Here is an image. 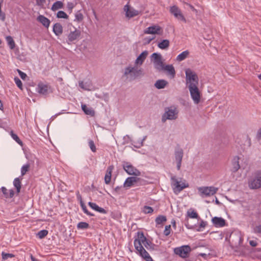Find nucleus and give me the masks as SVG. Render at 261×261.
<instances>
[{
	"label": "nucleus",
	"mask_w": 261,
	"mask_h": 261,
	"mask_svg": "<svg viewBox=\"0 0 261 261\" xmlns=\"http://www.w3.org/2000/svg\"><path fill=\"white\" fill-rule=\"evenodd\" d=\"M77 198H78V199H79L80 200V205H81L82 210L83 211L84 213H85L86 214H87L88 216H94V215L93 214L91 213L90 212H89L88 211L87 207L85 205V204H84V203L83 202V201L82 200V197L81 196V195L80 194L77 195Z\"/></svg>",
	"instance_id": "obj_29"
},
{
	"label": "nucleus",
	"mask_w": 261,
	"mask_h": 261,
	"mask_svg": "<svg viewBox=\"0 0 261 261\" xmlns=\"http://www.w3.org/2000/svg\"><path fill=\"white\" fill-rule=\"evenodd\" d=\"M37 20L47 29L49 27L50 23L49 19L43 15H39L37 18Z\"/></svg>",
	"instance_id": "obj_23"
},
{
	"label": "nucleus",
	"mask_w": 261,
	"mask_h": 261,
	"mask_svg": "<svg viewBox=\"0 0 261 261\" xmlns=\"http://www.w3.org/2000/svg\"><path fill=\"white\" fill-rule=\"evenodd\" d=\"M167 221L166 217L164 215L158 216L155 220L156 225H162Z\"/></svg>",
	"instance_id": "obj_34"
},
{
	"label": "nucleus",
	"mask_w": 261,
	"mask_h": 261,
	"mask_svg": "<svg viewBox=\"0 0 261 261\" xmlns=\"http://www.w3.org/2000/svg\"><path fill=\"white\" fill-rule=\"evenodd\" d=\"M234 235H236L239 239V243H240L241 241V235L240 234H232L231 235V237H233Z\"/></svg>",
	"instance_id": "obj_59"
},
{
	"label": "nucleus",
	"mask_w": 261,
	"mask_h": 261,
	"mask_svg": "<svg viewBox=\"0 0 261 261\" xmlns=\"http://www.w3.org/2000/svg\"><path fill=\"white\" fill-rule=\"evenodd\" d=\"M36 5L41 8H45L46 5V0H36Z\"/></svg>",
	"instance_id": "obj_44"
},
{
	"label": "nucleus",
	"mask_w": 261,
	"mask_h": 261,
	"mask_svg": "<svg viewBox=\"0 0 261 261\" xmlns=\"http://www.w3.org/2000/svg\"><path fill=\"white\" fill-rule=\"evenodd\" d=\"M144 140H145V138H144L141 142L138 143V145H134V146L137 148H140V147H141L143 145V142Z\"/></svg>",
	"instance_id": "obj_58"
},
{
	"label": "nucleus",
	"mask_w": 261,
	"mask_h": 261,
	"mask_svg": "<svg viewBox=\"0 0 261 261\" xmlns=\"http://www.w3.org/2000/svg\"><path fill=\"white\" fill-rule=\"evenodd\" d=\"M82 109L84 112L88 115L91 116H94L95 115V112L92 108L88 107L86 105L82 104L81 106Z\"/></svg>",
	"instance_id": "obj_27"
},
{
	"label": "nucleus",
	"mask_w": 261,
	"mask_h": 261,
	"mask_svg": "<svg viewBox=\"0 0 261 261\" xmlns=\"http://www.w3.org/2000/svg\"><path fill=\"white\" fill-rule=\"evenodd\" d=\"M154 39V37H147L144 38V41L145 44H149Z\"/></svg>",
	"instance_id": "obj_54"
},
{
	"label": "nucleus",
	"mask_w": 261,
	"mask_h": 261,
	"mask_svg": "<svg viewBox=\"0 0 261 261\" xmlns=\"http://www.w3.org/2000/svg\"><path fill=\"white\" fill-rule=\"evenodd\" d=\"M184 155V151L181 148H177L175 149L174 151L175 161L177 164V169H180L181 162Z\"/></svg>",
	"instance_id": "obj_16"
},
{
	"label": "nucleus",
	"mask_w": 261,
	"mask_h": 261,
	"mask_svg": "<svg viewBox=\"0 0 261 261\" xmlns=\"http://www.w3.org/2000/svg\"><path fill=\"white\" fill-rule=\"evenodd\" d=\"M57 17L59 18L67 19L68 18L67 14L63 11H59L57 14Z\"/></svg>",
	"instance_id": "obj_45"
},
{
	"label": "nucleus",
	"mask_w": 261,
	"mask_h": 261,
	"mask_svg": "<svg viewBox=\"0 0 261 261\" xmlns=\"http://www.w3.org/2000/svg\"><path fill=\"white\" fill-rule=\"evenodd\" d=\"M258 78L261 80V73L258 75Z\"/></svg>",
	"instance_id": "obj_64"
},
{
	"label": "nucleus",
	"mask_w": 261,
	"mask_h": 261,
	"mask_svg": "<svg viewBox=\"0 0 261 261\" xmlns=\"http://www.w3.org/2000/svg\"><path fill=\"white\" fill-rule=\"evenodd\" d=\"M89 227V224L85 222H80L77 225V229H87Z\"/></svg>",
	"instance_id": "obj_40"
},
{
	"label": "nucleus",
	"mask_w": 261,
	"mask_h": 261,
	"mask_svg": "<svg viewBox=\"0 0 261 261\" xmlns=\"http://www.w3.org/2000/svg\"><path fill=\"white\" fill-rule=\"evenodd\" d=\"M200 195L203 197H208L214 195L218 190V188L213 186L201 187L198 188Z\"/></svg>",
	"instance_id": "obj_7"
},
{
	"label": "nucleus",
	"mask_w": 261,
	"mask_h": 261,
	"mask_svg": "<svg viewBox=\"0 0 261 261\" xmlns=\"http://www.w3.org/2000/svg\"><path fill=\"white\" fill-rule=\"evenodd\" d=\"M136 253L146 261H153L152 257L144 248L143 245L148 249L154 250L156 245L147 240L143 232H138L134 242Z\"/></svg>",
	"instance_id": "obj_1"
},
{
	"label": "nucleus",
	"mask_w": 261,
	"mask_h": 261,
	"mask_svg": "<svg viewBox=\"0 0 261 261\" xmlns=\"http://www.w3.org/2000/svg\"><path fill=\"white\" fill-rule=\"evenodd\" d=\"M114 192H115L117 194H121L122 193V187L117 186L114 189Z\"/></svg>",
	"instance_id": "obj_52"
},
{
	"label": "nucleus",
	"mask_w": 261,
	"mask_h": 261,
	"mask_svg": "<svg viewBox=\"0 0 261 261\" xmlns=\"http://www.w3.org/2000/svg\"><path fill=\"white\" fill-rule=\"evenodd\" d=\"M123 168L129 175H133L135 176H140L141 175V172L129 163L124 164Z\"/></svg>",
	"instance_id": "obj_15"
},
{
	"label": "nucleus",
	"mask_w": 261,
	"mask_h": 261,
	"mask_svg": "<svg viewBox=\"0 0 261 261\" xmlns=\"http://www.w3.org/2000/svg\"><path fill=\"white\" fill-rule=\"evenodd\" d=\"M256 230L259 232V233H261V226H259L258 227H256Z\"/></svg>",
	"instance_id": "obj_61"
},
{
	"label": "nucleus",
	"mask_w": 261,
	"mask_h": 261,
	"mask_svg": "<svg viewBox=\"0 0 261 261\" xmlns=\"http://www.w3.org/2000/svg\"><path fill=\"white\" fill-rule=\"evenodd\" d=\"M186 85L188 88L198 86L199 79L196 73L190 68L185 69Z\"/></svg>",
	"instance_id": "obj_3"
},
{
	"label": "nucleus",
	"mask_w": 261,
	"mask_h": 261,
	"mask_svg": "<svg viewBox=\"0 0 261 261\" xmlns=\"http://www.w3.org/2000/svg\"><path fill=\"white\" fill-rule=\"evenodd\" d=\"M162 32V28L159 25H152L144 30V33L145 34L161 35Z\"/></svg>",
	"instance_id": "obj_14"
},
{
	"label": "nucleus",
	"mask_w": 261,
	"mask_h": 261,
	"mask_svg": "<svg viewBox=\"0 0 261 261\" xmlns=\"http://www.w3.org/2000/svg\"><path fill=\"white\" fill-rule=\"evenodd\" d=\"M141 180V178L139 177L134 176L128 177L125 179L123 184V187L126 188H129L134 186L135 184L140 182Z\"/></svg>",
	"instance_id": "obj_18"
},
{
	"label": "nucleus",
	"mask_w": 261,
	"mask_h": 261,
	"mask_svg": "<svg viewBox=\"0 0 261 261\" xmlns=\"http://www.w3.org/2000/svg\"><path fill=\"white\" fill-rule=\"evenodd\" d=\"M166 71L170 78L173 79L175 76V70L172 65H166L163 67V70Z\"/></svg>",
	"instance_id": "obj_20"
},
{
	"label": "nucleus",
	"mask_w": 261,
	"mask_h": 261,
	"mask_svg": "<svg viewBox=\"0 0 261 261\" xmlns=\"http://www.w3.org/2000/svg\"><path fill=\"white\" fill-rule=\"evenodd\" d=\"M248 187L250 189L261 188V170L256 171L248 180Z\"/></svg>",
	"instance_id": "obj_5"
},
{
	"label": "nucleus",
	"mask_w": 261,
	"mask_h": 261,
	"mask_svg": "<svg viewBox=\"0 0 261 261\" xmlns=\"http://www.w3.org/2000/svg\"><path fill=\"white\" fill-rule=\"evenodd\" d=\"M114 169V167L113 165H110L107 168L105 176V182L107 185L109 184L111 181L112 173Z\"/></svg>",
	"instance_id": "obj_22"
},
{
	"label": "nucleus",
	"mask_w": 261,
	"mask_h": 261,
	"mask_svg": "<svg viewBox=\"0 0 261 261\" xmlns=\"http://www.w3.org/2000/svg\"><path fill=\"white\" fill-rule=\"evenodd\" d=\"M79 86L83 89L85 90H90L91 85L89 83H84L83 81L79 82Z\"/></svg>",
	"instance_id": "obj_37"
},
{
	"label": "nucleus",
	"mask_w": 261,
	"mask_h": 261,
	"mask_svg": "<svg viewBox=\"0 0 261 261\" xmlns=\"http://www.w3.org/2000/svg\"><path fill=\"white\" fill-rule=\"evenodd\" d=\"M10 134L11 136V137L19 145H22V141L19 139V137L17 136V135L13 133V131H11L10 133Z\"/></svg>",
	"instance_id": "obj_41"
},
{
	"label": "nucleus",
	"mask_w": 261,
	"mask_h": 261,
	"mask_svg": "<svg viewBox=\"0 0 261 261\" xmlns=\"http://www.w3.org/2000/svg\"><path fill=\"white\" fill-rule=\"evenodd\" d=\"M83 15L80 11H78L75 13L74 19L75 21L81 22L83 20Z\"/></svg>",
	"instance_id": "obj_39"
},
{
	"label": "nucleus",
	"mask_w": 261,
	"mask_h": 261,
	"mask_svg": "<svg viewBox=\"0 0 261 261\" xmlns=\"http://www.w3.org/2000/svg\"><path fill=\"white\" fill-rule=\"evenodd\" d=\"M206 224H207L206 222L201 220L199 224V227L200 228H204L206 226Z\"/></svg>",
	"instance_id": "obj_56"
},
{
	"label": "nucleus",
	"mask_w": 261,
	"mask_h": 261,
	"mask_svg": "<svg viewBox=\"0 0 261 261\" xmlns=\"http://www.w3.org/2000/svg\"><path fill=\"white\" fill-rule=\"evenodd\" d=\"M6 40L10 49H14L15 46V43L13 38L10 36H8L6 37Z\"/></svg>",
	"instance_id": "obj_35"
},
{
	"label": "nucleus",
	"mask_w": 261,
	"mask_h": 261,
	"mask_svg": "<svg viewBox=\"0 0 261 261\" xmlns=\"http://www.w3.org/2000/svg\"><path fill=\"white\" fill-rule=\"evenodd\" d=\"M170 12L177 19L186 22V19L181 13L180 9L176 6H173L170 8Z\"/></svg>",
	"instance_id": "obj_13"
},
{
	"label": "nucleus",
	"mask_w": 261,
	"mask_h": 261,
	"mask_svg": "<svg viewBox=\"0 0 261 261\" xmlns=\"http://www.w3.org/2000/svg\"><path fill=\"white\" fill-rule=\"evenodd\" d=\"M13 185L16 189L17 193H19L21 187L20 179L19 177L15 178L13 181Z\"/></svg>",
	"instance_id": "obj_36"
},
{
	"label": "nucleus",
	"mask_w": 261,
	"mask_h": 261,
	"mask_svg": "<svg viewBox=\"0 0 261 261\" xmlns=\"http://www.w3.org/2000/svg\"><path fill=\"white\" fill-rule=\"evenodd\" d=\"M6 19V15L5 13L3 12L1 10H0V20L2 21H4Z\"/></svg>",
	"instance_id": "obj_55"
},
{
	"label": "nucleus",
	"mask_w": 261,
	"mask_h": 261,
	"mask_svg": "<svg viewBox=\"0 0 261 261\" xmlns=\"http://www.w3.org/2000/svg\"><path fill=\"white\" fill-rule=\"evenodd\" d=\"M36 91L40 94L46 95L52 92V89L48 84L41 82L37 85Z\"/></svg>",
	"instance_id": "obj_12"
},
{
	"label": "nucleus",
	"mask_w": 261,
	"mask_h": 261,
	"mask_svg": "<svg viewBox=\"0 0 261 261\" xmlns=\"http://www.w3.org/2000/svg\"><path fill=\"white\" fill-rule=\"evenodd\" d=\"M171 232V225H166L165 228V230L164 231V234L166 236H168L170 234Z\"/></svg>",
	"instance_id": "obj_49"
},
{
	"label": "nucleus",
	"mask_w": 261,
	"mask_h": 261,
	"mask_svg": "<svg viewBox=\"0 0 261 261\" xmlns=\"http://www.w3.org/2000/svg\"><path fill=\"white\" fill-rule=\"evenodd\" d=\"M153 208L149 206H144L142 210V212L144 214H151L153 212Z\"/></svg>",
	"instance_id": "obj_46"
},
{
	"label": "nucleus",
	"mask_w": 261,
	"mask_h": 261,
	"mask_svg": "<svg viewBox=\"0 0 261 261\" xmlns=\"http://www.w3.org/2000/svg\"><path fill=\"white\" fill-rule=\"evenodd\" d=\"M1 190L6 198H12L14 196V192L13 190L8 191V190L4 187H2Z\"/></svg>",
	"instance_id": "obj_30"
},
{
	"label": "nucleus",
	"mask_w": 261,
	"mask_h": 261,
	"mask_svg": "<svg viewBox=\"0 0 261 261\" xmlns=\"http://www.w3.org/2000/svg\"><path fill=\"white\" fill-rule=\"evenodd\" d=\"M3 108V105L2 101L0 100V110H2Z\"/></svg>",
	"instance_id": "obj_62"
},
{
	"label": "nucleus",
	"mask_w": 261,
	"mask_h": 261,
	"mask_svg": "<svg viewBox=\"0 0 261 261\" xmlns=\"http://www.w3.org/2000/svg\"><path fill=\"white\" fill-rule=\"evenodd\" d=\"M178 110L175 106H171L167 108L163 116L162 120L165 121L167 119L175 120L178 117Z\"/></svg>",
	"instance_id": "obj_6"
},
{
	"label": "nucleus",
	"mask_w": 261,
	"mask_h": 261,
	"mask_svg": "<svg viewBox=\"0 0 261 261\" xmlns=\"http://www.w3.org/2000/svg\"><path fill=\"white\" fill-rule=\"evenodd\" d=\"M48 233V230L46 229H43L39 231L37 233H36V237L39 239H42L46 237Z\"/></svg>",
	"instance_id": "obj_38"
},
{
	"label": "nucleus",
	"mask_w": 261,
	"mask_h": 261,
	"mask_svg": "<svg viewBox=\"0 0 261 261\" xmlns=\"http://www.w3.org/2000/svg\"><path fill=\"white\" fill-rule=\"evenodd\" d=\"M191 97L194 103L196 105L198 104L201 99V94L198 88V86L188 88Z\"/></svg>",
	"instance_id": "obj_9"
},
{
	"label": "nucleus",
	"mask_w": 261,
	"mask_h": 261,
	"mask_svg": "<svg viewBox=\"0 0 261 261\" xmlns=\"http://www.w3.org/2000/svg\"><path fill=\"white\" fill-rule=\"evenodd\" d=\"M14 82L17 86L21 90H23L22 82L18 77H15L14 79Z\"/></svg>",
	"instance_id": "obj_47"
},
{
	"label": "nucleus",
	"mask_w": 261,
	"mask_h": 261,
	"mask_svg": "<svg viewBox=\"0 0 261 261\" xmlns=\"http://www.w3.org/2000/svg\"><path fill=\"white\" fill-rule=\"evenodd\" d=\"M2 259L4 260L8 259L9 258H12L14 257V255L12 253H6L5 252H2Z\"/></svg>",
	"instance_id": "obj_42"
},
{
	"label": "nucleus",
	"mask_w": 261,
	"mask_h": 261,
	"mask_svg": "<svg viewBox=\"0 0 261 261\" xmlns=\"http://www.w3.org/2000/svg\"><path fill=\"white\" fill-rule=\"evenodd\" d=\"M212 221L215 226L217 227H221L225 225V220L221 217H215Z\"/></svg>",
	"instance_id": "obj_21"
},
{
	"label": "nucleus",
	"mask_w": 261,
	"mask_h": 261,
	"mask_svg": "<svg viewBox=\"0 0 261 261\" xmlns=\"http://www.w3.org/2000/svg\"><path fill=\"white\" fill-rule=\"evenodd\" d=\"M63 6V3L61 1H57L53 4L51 9L53 11H56L58 9H62Z\"/></svg>",
	"instance_id": "obj_33"
},
{
	"label": "nucleus",
	"mask_w": 261,
	"mask_h": 261,
	"mask_svg": "<svg viewBox=\"0 0 261 261\" xmlns=\"http://www.w3.org/2000/svg\"><path fill=\"white\" fill-rule=\"evenodd\" d=\"M70 32L67 36V42L68 44L74 43L81 35V31L74 27L70 28Z\"/></svg>",
	"instance_id": "obj_11"
},
{
	"label": "nucleus",
	"mask_w": 261,
	"mask_h": 261,
	"mask_svg": "<svg viewBox=\"0 0 261 261\" xmlns=\"http://www.w3.org/2000/svg\"><path fill=\"white\" fill-rule=\"evenodd\" d=\"M249 243L252 246L254 247L256 246V243L254 242L253 241H250Z\"/></svg>",
	"instance_id": "obj_60"
},
{
	"label": "nucleus",
	"mask_w": 261,
	"mask_h": 261,
	"mask_svg": "<svg viewBox=\"0 0 261 261\" xmlns=\"http://www.w3.org/2000/svg\"><path fill=\"white\" fill-rule=\"evenodd\" d=\"M53 32L56 36H59L63 33V27L59 23H55L53 26Z\"/></svg>",
	"instance_id": "obj_26"
},
{
	"label": "nucleus",
	"mask_w": 261,
	"mask_h": 261,
	"mask_svg": "<svg viewBox=\"0 0 261 261\" xmlns=\"http://www.w3.org/2000/svg\"><path fill=\"white\" fill-rule=\"evenodd\" d=\"M187 215L190 218H193V219H197L199 217L198 214L194 210H193L192 211H188Z\"/></svg>",
	"instance_id": "obj_43"
},
{
	"label": "nucleus",
	"mask_w": 261,
	"mask_h": 261,
	"mask_svg": "<svg viewBox=\"0 0 261 261\" xmlns=\"http://www.w3.org/2000/svg\"><path fill=\"white\" fill-rule=\"evenodd\" d=\"M17 71L22 80H25V79L27 77V75L19 69H17Z\"/></svg>",
	"instance_id": "obj_51"
},
{
	"label": "nucleus",
	"mask_w": 261,
	"mask_h": 261,
	"mask_svg": "<svg viewBox=\"0 0 261 261\" xmlns=\"http://www.w3.org/2000/svg\"><path fill=\"white\" fill-rule=\"evenodd\" d=\"M124 11L125 12L126 17L130 18L138 15L140 12L134 8L130 7L129 5H126L124 7Z\"/></svg>",
	"instance_id": "obj_17"
},
{
	"label": "nucleus",
	"mask_w": 261,
	"mask_h": 261,
	"mask_svg": "<svg viewBox=\"0 0 261 261\" xmlns=\"http://www.w3.org/2000/svg\"><path fill=\"white\" fill-rule=\"evenodd\" d=\"M29 167V165H24L22 167L21 169V176H23L25 174L27 171L28 170Z\"/></svg>",
	"instance_id": "obj_50"
},
{
	"label": "nucleus",
	"mask_w": 261,
	"mask_h": 261,
	"mask_svg": "<svg viewBox=\"0 0 261 261\" xmlns=\"http://www.w3.org/2000/svg\"><path fill=\"white\" fill-rule=\"evenodd\" d=\"M171 187L175 194H178L184 189L189 187V184L185 180H179L175 176H172L171 178Z\"/></svg>",
	"instance_id": "obj_4"
},
{
	"label": "nucleus",
	"mask_w": 261,
	"mask_h": 261,
	"mask_svg": "<svg viewBox=\"0 0 261 261\" xmlns=\"http://www.w3.org/2000/svg\"><path fill=\"white\" fill-rule=\"evenodd\" d=\"M75 4L72 2H68L67 4V7L68 10H72V9L75 7Z\"/></svg>",
	"instance_id": "obj_53"
},
{
	"label": "nucleus",
	"mask_w": 261,
	"mask_h": 261,
	"mask_svg": "<svg viewBox=\"0 0 261 261\" xmlns=\"http://www.w3.org/2000/svg\"><path fill=\"white\" fill-rule=\"evenodd\" d=\"M148 53L147 50L143 51L136 59L135 65L138 67H140L146 59Z\"/></svg>",
	"instance_id": "obj_19"
},
{
	"label": "nucleus",
	"mask_w": 261,
	"mask_h": 261,
	"mask_svg": "<svg viewBox=\"0 0 261 261\" xmlns=\"http://www.w3.org/2000/svg\"><path fill=\"white\" fill-rule=\"evenodd\" d=\"M151 57L154 68L158 71H162L165 65L162 60V55L160 54L154 53L152 54Z\"/></svg>",
	"instance_id": "obj_8"
},
{
	"label": "nucleus",
	"mask_w": 261,
	"mask_h": 261,
	"mask_svg": "<svg viewBox=\"0 0 261 261\" xmlns=\"http://www.w3.org/2000/svg\"><path fill=\"white\" fill-rule=\"evenodd\" d=\"M191 251V247L189 245H184L179 247H176L174 249V253L182 258L187 257Z\"/></svg>",
	"instance_id": "obj_10"
},
{
	"label": "nucleus",
	"mask_w": 261,
	"mask_h": 261,
	"mask_svg": "<svg viewBox=\"0 0 261 261\" xmlns=\"http://www.w3.org/2000/svg\"><path fill=\"white\" fill-rule=\"evenodd\" d=\"M169 41L167 39H164L162 40L161 42H159L158 44V46L159 48L162 49H167L169 46Z\"/></svg>",
	"instance_id": "obj_31"
},
{
	"label": "nucleus",
	"mask_w": 261,
	"mask_h": 261,
	"mask_svg": "<svg viewBox=\"0 0 261 261\" xmlns=\"http://www.w3.org/2000/svg\"><path fill=\"white\" fill-rule=\"evenodd\" d=\"M189 54L188 50H185L179 54L176 57V61L178 62L182 61L187 58Z\"/></svg>",
	"instance_id": "obj_32"
},
{
	"label": "nucleus",
	"mask_w": 261,
	"mask_h": 261,
	"mask_svg": "<svg viewBox=\"0 0 261 261\" xmlns=\"http://www.w3.org/2000/svg\"><path fill=\"white\" fill-rule=\"evenodd\" d=\"M89 146L90 148L91 151L93 152H96V148L94 142L93 141L90 140L88 141Z\"/></svg>",
	"instance_id": "obj_48"
},
{
	"label": "nucleus",
	"mask_w": 261,
	"mask_h": 261,
	"mask_svg": "<svg viewBox=\"0 0 261 261\" xmlns=\"http://www.w3.org/2000/svg\"><path fill=\"white\" fill-rule=\"evenodd\" d=\"M88 205L91 208L97 212H98L99 213L105 214H107V213L106 210H105L103 208L98 206V205H97L95 203L89 202Z\"/></svg>",
	"instance_id": "obj_24"
},
{
	"label": "nucleus",
	"mask_w": 261,
	"mask_h": 261,
	"mask_svg": "<svg viewBox=\"0 0 261 261\" xmlns=\"http://www.w3.org/2000/svg\"><path fill=\"white\" fill-rule=\"evenodd\" d=\"M171 223L173 225V226H175L176 223L175 220H173L171 222Z\"/></svg>",
	"instance_id": "obj_63"
},
{
	"label": "nucleus",
	"mask_w": 261,
	"mask_h": 261,
	"mask_svg": "<svg viewBox=\"0 0 261 261\" xmlns=\"http://www.w3.org/2000/svg\"><path fill=\"white\" fill-rule=\"evenodd\" d=\"M240 168L239 164V158L235 156L233 158L232 161V169L231 171L233 172H237Z\"/></svg>",
	"instance_id": "obj_25"
},
{
	"label": "nucleus",
	"mask_w": 261,
	"mask_h": 261,
	"mask_svg": "<svg viewBox=\"0 0 261 261\" xmlns=\"http://www.w3.org/2000/svg\"><path fill=\"white\" fill-rule=\"evenodd\" d=\"M143 70L141 67L135 65H129L124 68L123 76L129 81H132L143 76Z\"/></svg>",
	"instance_id": "obj_2"
},
{
	"label": "nucleus",
	"mask_w": 261,
	"mask_h": 261,
	"mask_svg": "<svg viewBox=\"0 0 261 261\" xmlns=\"http://www.w3.org/2000/svg\"><path fill=\"white\" fill-rule=\"evenodd\" d=\"M168 84V82L164 80H159L156 81L154 86L158 89L164 88Z\"/></svg>",
	"instance_id": "obj_28"
},
{
	"label": "nucleus",
	"mask_w": 261,
	"mask_h": 261,
	"mask_svg": "<svg viewBox=\"0 0 261 261\" xmlns=\"http://www.w3.org/2000/svg\"><path fill=\"white\" fill-rule=\"evenodd\" d=\"M26 89H27V91H28V95L30 96V97H32V95H33V93L31 91L30 87H26Z\"/></svg>",
	"instance_id": "obj_57"
}]
</instances>
